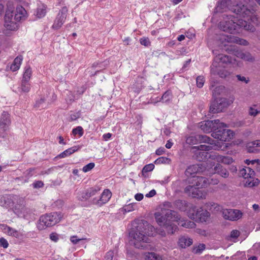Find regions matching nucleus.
Here are the masks:
<instances>
[{
	"label": "nucleus",
	"mask_w": 260,
	"mask_h": 260,
	"mask_svg": "<svg viewBox=\"0 0 260 260\" xmlns=\"http://www.w3.org/2000/svg\"><path fill=\"white\" fill-rule=\"evenodd\" d=\"M253 2V0H220L216 9L220 10L227 7L236 15L257 25L258 20L255 14L256 9Z\"/></svg>",
	"instance_id": "1"
},
{
	"label": "nucleus",
	"mask_w": 260,
	"mask_h": 260,
	"mask_svg": "<svg viewBox=\"0 0 260 260\" xmlns=\"http://www.w3.org/2000/svg\"><path fill=\"white\" fill-rule=\"evenodd\" d=\"M154 228L147 221L143 220L135 228H133L129 232L131 244L138 249L147 248L150 243L149 237L152 236Z\"/></svg>",
	"instance_id": "2"
},
{
	"label": "nucleus",
	"mask_w": 260,
	"mask_h": 260,
	"mask_svg": "<svg viewBox=\"0 0 260 260\" xmlns=\"http://www.w3.org/2000/svg\"><path fill=\"white\" fill-rule=\"evenodd\" d=\"M173 206L171 203L166 202L163 204L160 212L155 214L157 223L165 227L169 234H173L176 230V226L172 222L180 219V216L176 211L172 210Z\"/></svg>",
	"instance_id": "3"
},
{
	"label": "nucleus",
	"mask_w": 260,
	"mask_h": 260,
	"mask_svg": "<svg viewBox=\"0 0 260 260\" xmlns=\"http://www.w3.org/2000/svg\"><path fill=\"white\" fill-rule=\"evenodd\" d=\"M219 28L223 31L230 34L238 32L240 28L253 32L254 26L250 22L243 19H238L233 15H223V20L219 24Z\"/></svg>",
	"instance_id": "4"
},
{
	"label": "nucleus",
	"mask_w": 260,
	"mask_h": 260,
	"mask_svg": "<svg viewBox=\"0 0 260 260\" xmlns=\"http://www.w3.org/2000/svg\"><path fill=\"white\" fill-rule=\"evenodd\" d=\"M61 218L62 214L60 212L46 214L40 217L37 228L39 230H44L59 222Z\"/></svg>",
	"instance_id": "5"
},
{
	"label": "nucleus",
	"mask_w": 260,
	"mask_h": 260,
	"mask_svg": "<svg viewBox=\"0 0 260 260\" xmlns=\"http://www.w3.org/2000/svg\"><path fill=\"white\" fill-rule=\"evenodd\" d=\"M217 128L214 129L211 136L215 139H218L221 141L225 142L231 139L233 136V132L230 129L224 128L227 127V125L225 123V125H220L217 124Z\"/></svg>",
	"instance_id": "6"
},
{
	"label": "nucleus",
	"mask_w": 260,
	"mask_h": 260,
	"mask_svg": "<svg viewBox=\"0 0 260 260\" xmlns=\"http://www.w3.org/2000/svg\"><path fill=\"white\" fill-rule=\"evenodd\" d=\"M232 63L231 57L223 54H219L216 55L210 67V71L215 73L217 67L225 68V66Z\"/></svg>",
	"instance_id": "7"
},
{
	"label": "nucleus",
	"mask_w": 260,
	"mask_h": 260,
	"mask_svg": "<svg viewBox=\"0 0 260 260\" xmlns=\"http://www.w3.org/2000/svg\"><path fill=\"white\" fill-rule=\"evenodd\" d=\"M216 145L214 146L209 145H200V146L195 147L194 148L197 149V151L196 153V159L201 161L208 159V158H211L210 155H212V154H209L207 151L212 149L216 150Z\"/></svg>",
	"instance_id": "8"
},
{
	"label": "nucleus",
	"mask_w": 260,
	"mask_h": 260,
	"mask_svg": "<svg viewBox=\"0 0 260 260\" xmlns=\"http://www.w3.org/2000/svg\"><path fill=\"white\" fill-rule=\"evenodd\" d=\"M229 103L225 98H216L213 101L210 106L209 112L216 113L222 112L223 109L227 107Z\"/></svg>",
	"instance_id": "9"
},
{
	"label": "nucleus",
	"mask_w": 260,
	"mask_h": 260,
	"mask_svg": "<svg viewBox=\"0 0 260 260\" xmlns=\"http://www.w3.org/2000/svg\"><path fill=\"white\" fill-rule=\"evenodd\" d=\"M217 124L225 125L223 122H220L219 119L214 120L204 121L200 123V128L205 133H209L213 132L215 128H217Z\"/></svg>",
	"instance_id": "10"
},
{
	"label": "nucleus",
	"mask_w": 260,
	"mask_h": 260,
	"mask_svg": "<svg viewBox=\"0 0 260 260\" xmlns=\"http://www.w3.org/2000/svg\"><path fill=\"white\" fill-rule=\"evenodd\" d=\"M68 11V10L66 7L61 8L52 25L53 28L58 29L62 26L66 19Z\"/></svg>",
	"instance_id": "11"
},
{
	"label": "nucleus",
	"mask_w": 260,
	"mask_h": 260,
	"mask_svg": "<svg viewBox=\"0 0 260 260\" xmlns=\"http://www.w3.org/2000/svg\"><path fill=\"white\" fill-rule=\"evenodd\" d=\"M24 200L18 196L14 197L13 201V210L17 216H21L22 210L25 207Z\"/></svg>",
	"instance_id": "12"
},
{
	"label": "nucleus",
	"mask_w": 260,
	"mask_h": 260,
	"mask_svg": "<svg viewBox=\"0 0 260 260\" xmlns=\"http://www.w3.org/2000/svg\"><path fill=\"white\" fill-rule=\"evenodd\" d=\"M111 191L109 189H106L101 194L100 198L99 199L96 198H93L91 200V203L92 204L96 205L99 207H101L109 201L111 197Z\"/></svg>",
	"instance_id": "13"
},
{
	"label": "nucleus",
	"mask_w": 260,
	"mask_h": 260,
	"mask_svg": "<svg viewBox=\"0 0 260 260\" xmlns=\"http://www.w3.org/2000/svg\"><path fill=\"white\" fill-rule=\"evenodd\" d=\"M223 215L225 219L230 220H237L240 219L242 215V212L237 209H226L223 212Z\"/></svg>",
	"instance_id": "14"
},
{
	"label": "nucleus",
	"mask_w": 260,
	"mask_h": 260,
	"mask_svg": "<svg viewBox=\"0 0 260 260\" xmlns=\"http://www.w3.org/2000/svg\"><path fill=\"white\" fill-rule=\"evenodd\" d=\"M184 192L188 196L192 198H201L202 193L196 186L188 185L184 189Z\"/></svg>",
	"instance_id": "15"
},
{
	"label": "nucleus",
	"mask_w": 260,
	"mask_h": 260,
	"mask_svg": "<svg viewBox=\"0 0 260 260\" xmlns=\"http://www.w3.org/2000/svg\"><path fill=\"white\" fill-rule=\"evenodd\" d=\"M211 159L217 161L218 163H222L225 165H230L233 162V158L229 156H222L215 153L210 155Z\"/></svg>",
	"instance_id": "16"
},
{
	"label": "nucleus",
	"mask_w": 260,
	"mask_h": 260,
	"mask_svg": "<svg viewBox=\"0 0 260 260\" xmlns=\"http://www.w3.org/2000/svg\"><path fill=\"white\" fill-rule=\"evenodd\" d=\"M210 213L206 210H204L202 208H200L196 211L195 218L201 222H205L209 218Z\"/></svg>",
	"instance_id": "17"
},
{
	"label": "nucleus",
	"mask_w": 260,
	"mask_h": 260,
	"mask_svg": "<svg viewBox=\"0 0 260 260\" xmlns=\"http://www.w3.org/2000/svg\"><path fill=\"white\" fill-rule=\"evenodd\" d=\"M235 55L237 57L245 61H248L251 62L255 61L254 57L250 53L247 52H244L241 51L237 50L235 51Z\"/></svg>",
	"instance_id": "18"
},
{
	"label": "nucleus",
	"mask_w": 260,
	"mask_h": 260,
	"mask_svg": "<svg viewBox=\"0 0 260 260\" xmlns=\"http://www.w3.org/2000/svg\"><path fill=\"white\" fill-rule=\"evenodd\" d=\"M193 180L196 182V186L199 188L206 187L210 183L208 178L202 176L193 177Z\"/></svg>",
	"instance_id": "19"
},
{
	"label": "nucleus",
	"mask_w": 260,
	"mask_h": 260,
	"mask_svg": "<svg viewBox=\"0 0 260 260\" xmlns=\"http://www.w3.org/2000/svg\"><path fill=\"white\" fill-rule=\"evenodd\" d=\"M26 14L25 9L21 6H19L16 8L14 19L16 21L23 20L25 18Z\"/></svg>",
	"instance_id": "20"
},
{
	"label": "nucleus",
	"mask_w": 260,
	"mask_h": 260,
	"mask_svg": "<svg viewBox=\"0 0 260 260\" xmlns=\"http://www.w3.org/2000/svg\"><path fill=\"white\" fill-rule=\"evenodd\" d=\"M215 173L217 174L224 178H227L229 176V171L220 164H217L214 167Z\"/></svg>",
	"instance_id": "21"
},
{
	"label": "nucleus",
	"mask_w": 260,
	"mask_h": 260,
	"mask_svg": "<svg viewBox=\"0 0 260 260\" xmlns=\"http://www.w3.org/2000/svg\"><path fill=\"white\" fill-rule=\"evenodd\" d=\"M11 123L10 114L8 112L3 111L0 118V125L9 127Z\"/></svg>",
	"instance_id": "22"
},
{
	"label": "nucleus",
	"mask_w": 260,
	"mask_h": 260,
	"mask_svg": "<svg viewBox=\"0 0 260 260\" xmlns=\"http://www.w3.org/2000/svg\"><path fill=\"white\" fill-rule=\"evenodd\" d=\"M225 41L229 43H236L237 44L243 45H247L248 44V42L244 39H241L237 37H235L233 36L230 35L227 36L224 38Z\"/></svg>",
	"instance_id": "23"
},
{
	"label": "nucleus",
	"mask_w": 260,
	"mask_h": 260,
	"mask_svg": "<svg viewBox=\"0 0 260 260\" xmlns=\"http://www.w3.org/2000/svg\"><path fill=\"white\" fill-rule=\"evenodd\" d=\"M255 175H250L245 179L244 185L246 187H252L258 185L259 181L257 178L254 177Z\"/></svg>",
	"instance_id": "24"
},
{
	"label": "nucleus",
	"mask_w": 260,
	"mask_h": 260,
	"mask_svg": "<svg viewBox=\"0 0 260 260\" xmlns=\"http://www.w3.org/2000/svg\"><path fill=\"white\" fill-rule=\"evenodd\" d=\"M239 175L243 177L245 179L250 175H255L254 171L249 167L242 168L239 171Z\"/></svg>",
	"instance_id": "25"
},
{
	"label": "nucleus",
	"mask_w": 260,
	"mask_h": 260,
	"mask_svg": "<svg viewBox=\"0 0 260 260\" xmlns=\"http://www.w3.org/2000/svg\"><path fill=\"white\" fill-rule=\"evenodd\" d=\"M215 73L211 72V74L213 75H218L221 78H226L230 75V72L225 69V68L223 67H217Z\"/></svg>",
	"instance_id": "26"
},
{
	"label": "nucleus",
	"mask_w": 260,
	"mask_h": 260,
	"mask_svg": "<svg viewBox=\"0 0 260 260\" xmlns=\"http://www.w3.org/2000/svg\"><path fill=\"white\" fill-rule=\"evenodd\" d=\"M178 243L180 247L185 248L192 244V240L187 237L182 236L179 238Z\"/></svg>",
	"instance_id": "27"
},
{
	"label": "nucleus",
	"mask_w": 260,
	"mask_h": 260,
	"mask_svg": "<svg viewBox=\"0 0 260 260\" xmlns=\"http://www.w3.org/2000/svg\"><path fill=\"white\" fill-rule=\"evenodd\" d=\"M174 205L176 208L181 211H185L187 210L188 204L185 200H177L175 201Z\"/></svg>",
	"instance_id": "28"
},
{
	"label": "nucleus",
	"mask_w": 260,
	"mask_h": 260,
	"mask_svg": "<svg viewBox=\"0 0 260 260\" xmlns=\"http://www.w3.org/2000/svg\"><path fill=\"white\" fill-rule=\"evenodd\" d=\"M201 167L198 165H192L187 167L185 174L187 176L192 175L200 171Z\"/></svg>",
	"instance_id": "29"
},
{
	"label": "nucleus",
	"mask_w": 260,
	"mask_h": 260,
	"mask_svg": "<svg viewBox=\"0 0 260 260\" xmlns=\"http://www.w3.org/2000/svg\"><path fill=\"white\" fill-rule=\"evenodd\" d=\"M79 149L78 146H74L69 148L56 156L57 158H64L76 152Z\"/></svg>",
	"instance_id": "30"
},
{
	"label": "nucleus",
	"mask_w": 260,
	"mask_h": 260,
	"mask_svg": "<svg viewBox=\"0 0 260 260\" xmlns=\"http://www.w3.org/2000/svg\"><path fill=\"white\" fill-rule=\"evenodd\" d=\"M197 139L199 143H205L208 144H214V141L206 135H197Z\"/></svg>",
	"instance_id": "31"
},
{
	"label": "nucleus",
	"mask_w": 260,
	"mask_h": 260,
	"mask_svg": "<svg viewBox=\"0 0 260 260\" xmlns=\"http://www.w3.org/2000/svg\"><path fill=\"white\" fill-rule=\"evenodd\" d=\"M22 60V56H18L17 57L15 58V59L13 61V62L11 66L10 69L11 70L14 72L18 70L20 66L21 61Z\"/></svg>",
	"instance_id": "32"
},
{
	"label": "nucleus",
	"mask_w": 260,
	"mask_h": 260,
	"mask_svg": "<svg viewBox=\"0 0 260 260\" xmlns=\"http://www.w3.org/2000/svg\"><path fill=\"white\" fill-rule=\"evenodd\" d=\"M179 222L178 224L181 225L182 226L185 227L186 228L192 229L195 227L196 224L193 221L188 220H178Z\"/></svg>",
	"instance_id": "33"
},
{
	"label": "nucleus",
	"mask_w": 260,
	"mask_h": 260,
	"mask_svg": "<svg viewBox=\"0 0 260 260\" xmlns=\"http://www.w3.org/2000/svg\"><path fill=\"white\" fill-rule=\"evenodd\" d=\"M252 147L250 146L248 148V152L256 153L260 151V140H256L252 143Z\"/></svg>",
	"instance_id": "34"
},
{
	"label": "nucleus",
	"mask_w": 260,
	"mask_h": 260,
	"mask_svg": "<svg viewBox=\"0 0 260 260\" xmlns=\"http://www.w3.org/2000/svg\"><path fill=\"white\" fill-rule=\"evenodd\" d=\"M146 260H162L160 255L154 252H147L145 254Z\"/></svg>",
	"instance_id": "35"
},
{
	"label": "nucleus",
	"mask_w": 260,
	"mask_h": 260,
	"mask_svg": "<svg viewBox=\"0 0 260 260\" xmlns=\"http://www.w3.org/2000/svg\"><path fill=\"white\" fill-rule=\"evenodd\" d=\"M19 91L22 92H28L30 89V84L29 81L22 80L21 84L19 87Z\"/></svg>",
	"instance_id": "36"
},
{
	"label": "nucleus",
	"mask_w": 260,
	"mask_h": 260,
	"mask_svg": "<svg viewBox=\"0 0 260 260\" xmlns=\"http://www.w3.org/2000/svg\"><path fill=\"white\" fill-rule=\"evenodd\" d=\"M172 98V92L170 90H167L163 94L161 98L159 99V100H157V102L161 101L162 103H166L170 102Z\"/></svg>",
	"instance_id": "37"
},
{
	"label": "nucleus",
	"mask_w": 260,
	"mask_h": 260,
	"mask_svg": "<svg viewBox=\"0 0 260 260\" xmlns=\"http://www.w3.org/2000/svg\"><path fill=\"white\" fill-rule=\"evenodd\" d=\"M5 26L7 29L10 30H15L17 29V24L11 20L7 21V18H5Z\"/></svg>",
	"instance_id": "38"
},
{
	"label": "nucleus",
	"mask_w": 260,
	"mask_h": 260,
	"mask_svg": "<svg viewBox=\"0 0 260 260\" xmlns=\"http://www.w3.org/2000/svg\"><path fill=\"white\" fill-rule=\"evenodd\" d=\"M46 7L45 5L39 6L37 9L36 16L38 18H42L46 15Z\"/></svg>",
	"instance_id": "39"
},
{
	"label": "nucleus",
	"mask_w": 260,
	"mask_h": 260,
	"mask_svg": "<svg viewBox=\"0 0 260 260\" xmlns=\"http://www.w3.org/2000/svg\"><path fill=\"white\" fill-rule=\"evenodd\" d=\"M4 230L5 232L9 236H12L15 237H17L18 236V231L10 226H6Z\"/></svg>",
	"instance_id": "40"
},
{
	"label": "nucleus",
	"mask_w": 260,
	"mask_h": 260,
	"mask_svg": "<svg viewBox=\"0 0 260 260\" xmlns=\"http://www.w3.org/2000/svg\"><path fill=\"white\" fill-rule=\"evenodd\" d=\"M31 76V70L29 67H27L25 69V72L22 80L29 81Z\"/></svg>",
	"instance_id": "41"
},
{
	"label": "nucleus",
	"mask_w": 260,
	"mask_h": 260,
	"mask_svg": "<svg viewBox=\"0 0 260 260\" xmlns=\"http://www.w3.org/2000/svg\"><path fill=\"white\" fill-rule=\"evenodd\" d=\"M224 86L222 85L216 86L212 90L213 96L214 97H216L220 95L221 93H222L224 91Z\"/></svg>",
	"instance_id": "42"
},
{
	"label": "nucleus",
	"mask_w": 260,
	"mask_h": 260,
	"mask_svg": "<svg viewBox=\"0 0 260 260\" xmlns=\"http://www.w3.org/2000/svg\"><path fill=\"white\" fill-rule=\"evenodd\" d=\"M9 127L0 125V137L5 139L8 136V132Z\"/></svg>",
	"instance_id": "43"
},
{
	"label": "nucleus",
	"mask_w": 260,
	"mask_h": 260,
	"mask_svg": "<svg viewBox=\"0 0 260 260\" xmlns=\"http://www.w3.org/2000/svg\"><path fill=\"white\" fill-rule=\"evenodd\" d=\"M79 99V96H76L75 92L69 91L67 94V101L72 103Z\"/></svg>",
	"instance_id": "44"
},
{
	"label": "nucleus",
	"mask_w": 260,
	"mask_h": 260,
	"mask_svg": "<svg viewBox=\"0 0 260 260\" xmlns=\"http://www.w3.org/2000/svg\"><path fill=\"white\" fill-rule=\"evenodd\" d=\"M78 198L81 201H86L90 198L87 190L81 192Z\"/></svg>",
	"instance_id": "45"
},
{
	"label": "nucleus",
	"mask_w": 260,
	"mask_h": 260,
	"mask_svg": "<svg viewBox=\"0 0 260 260\" xmlns=\"http://www.w3.org/2000/svg\"><path fill=\"white\" fill-rule=\"evenodd\" d=\"M186 143L189 145H194L198 143V139H197V135L191 136L187 137L186 140Z\"/></svg>",
	"instance_id": "46"
},
{
	"label": "nucleus",
	"mask_w": 260,
	"mask_h": 260,
	"mask_svg": "<svg viewBox=\"0 0 260 260\" xmlns=\"http://www.w3.org/2000/svg\"><path fill=\"white\" fill-rule=\"evenodd\" d=\"M100 188L99 187H91L89 189H87V191L89 194V196L90 197H92L95 195H96L98 192L100 190Z\"/></svg>",
	"instance_id": "47"
},
{
	"label": "nucleus",
	"mask_w": 260,
	"mask_h": 260,
	"mask_svg": "<svg viewBox=\"0 0 260 260\" xmlns=\"http://www.w3.org/2000/svg\"><path fill=\"white\" fill-rule=\"evenodd\" d=\"M154 168V165L152 164H150L147 165H145L142 169V175L144 176V174L145 173H147L148 172L152 171Z\"/></svg>",
	"instance_id": "48"
},
{
	"label": "nucleus",
	"mask_w": 260,
	"mask_h": 260,
	"mask_svg": "<svg viewBox=\"0 0 260 260\" xmlns=\"http://www.w3.org/2000/svg\"><path fill=\"white\" fill-rule=\"evenodd\" d=\"M22 214L21 216H18L19 217H22L26 218L29 216L32 212L31 210L27 207H24L23 210H22Z\"/></svg>",
	"instance_id": "49"
},
{
	"label": "nucleus",
	"mask_w": 260,
	"mask_h": 260,
	"mask_svg": "<svg viewBox=\"0 0 260 260\" xmlns=\"http://www.w3.org/2000/svg\"><path fill=\"white\" fill-rule=\"evenodd\" d=\"M72 133L74 135H78L81 137L83 135V129L81 126H78L73 129Z\"/></svg>",
	"instance_id": "50"
},
{
	"label": "nucleus",
	"mask_w": 260,
	"mask_h": 260,
	"mask_svg": "<svg viewBox=\"0 0 260 260\" xmlns=\"http://www.w3.org/2000/svg\"><path fill=\"white\" fill-rule=\"evenodd\" d=\"M170 159L166 157H160L156 159L154 162L155 164H167L168 163Z\"/></svg>",
	"instance_id": "51"
},
{
	"label": "nucleus",
	"mask_w": 260,
	"mask_h": 260,
	"mask_svg": "<svg viewBox=\"0 0 260 260\" xmlns=\"http://www.w3.org/2000/svg\"><path fill=\"white\" fill-rule=\"evenodd\" d=\"M205 249V245L204 244H200L197 247L193 249V252L196 254H200Z\"/></svg>",
	"instance_id": "52"
},
{
	"label": "nucleus",
	"mask_w": 260,
	"mask_h": 260,
	"mask_svg": "<svg viewBox=\"0 0 260 260\" xmlns=\"http://www.w3.org/2000/svg\"><path fill=\"white\" fill-rule=\"evenodd\" d=\"M197 81V85L198 87L201 88L203 86L205 79L203 76H199L197 77L196 79Z\"/></svg>",
	"instance_id": "53"
},
{
	"label": "nucleus",
	"mask_w": 260,
	"mask_h": 260,
	"mask_svg": "<svg viewBox=\"0 0 260 260\" xmlns=\"http://www.w3.org/2000/svg\"><path fill=\"white\" fill-rule=\"evenodd\" d=\"M95 164L93 162H90L85 165L82 169L84 172H87L92 170L94 167Z\"/></svg>",
	"instance_id": "54"
},
{
	"label": "nucleus",
	"mask_w": 260,
	"mask_h": 260,
	"mask_svg": "<svg viewBox=\"0 0 260 260\" xmlns=\"http://www.w3.org/2000/svg\"><path fill=\"white\" fill-rule=\"evenodd\" d=\"M259 113H260V111L255 109L253 107H249L248 113L250 116H256Z\"/></svg>",
	"instance_id": "55"
},
{
	"label": "nucleus",
	"mask_w": 260,
	"mask_h": 260,
	"mask_svg": "<svg viewBox=\"0 0 260 260\" xmlns=\"http://www.w3.org/2000/svg\"><path fill=\"white\" fill-rule=\"evenodd\" d=\"M140 42L141 45H144L146 47L149 46L151 44L150 41L148 38H143L140 39Z\"/></svg>",
	"instance_id": "56"
},
{
	"label": "nucleus",
	"mask_w": 260,
	"mask_h": 260,
	"mask_svg": "<svg viewBox=\"0 0 260 260\" xmlns=\"http://www.w3.org/2000/svg\"><path fill=\"white\" fill-rule=\"evenodd\" d=\"M86 87L84 86H81L80 88H78L76 92H74L76 96H79V98L81 95H82L86 90Z\"/></svg>",
	"instance_id": "57"
},
{
	"label": "nucleus",
	"mask_w": 260,
	"mask_h": 260,
	"mask_svg": "<svg viewBox=\"0 0 260 260\" xmlns=\"http://www.w3.org/2000/svg\"><path fill=\"white\" fill-rule=\"evenodd\" d=\"M9 246L8 241L4 238H0V247L7 248Z\"/></svg>",
	"instance_id": "58"
},
{
	"label": "nucleus",
	"mask_w": 260,
	"mask_h": 260,
	"mask_svg": "<svg viewBox=\"0 0 260 260\" xmlns=\"http://www.w3.org/2000/svg\"><path fill=\"white\" fill-rule=\"evenodd\" d=\"M114 256V251L110 250L107 252L105 256V260H113Z\"/></svg>",
	"instance_id": "59"
},
{
	"label": "nucleus",
	"mask_w": 260,
	"mask_h": 260,
	"mask_svg": "<svg viewBox=\"0 0 260 260\" xmlns=\"http://www.w3.org/2000/svg\"><path fill=\"white\" fill-rule=\"evenodd\" d=\"M81 114L80 112L74 113L71 114L70 118L71 121H74L78 119L80 117Z\"/></svg>",
	"instance_id": "60"
},
{
	"label": "nucleus",
	"mask_w": 260,
	"mask_h": 260,
	"mask_svg": "<svg viewBox=\"0 0 260 260\" xmlns=\"http://www.w3.org/2000/svg\"><path fill=\"white\" fill-rule=\"evenodd\" d=\"M33 187L36 188H41L43 186L44 183L42 181H37L32 184Z\"/></svg>",
	"instance_id": "61"
},
{
	"label": "nucleus",
	"mask_w": 260,
	"mask_h": 260,
	"mask_svg": "<svg viewBox=\"0 0 260 260\" xmlns=\"http://www.w3.org/2000/svg\"><path fill=\"white\" fill-rule=\"evenodd\" d=\"M84 239H79L77 238V236H73L71 237L70 240L74 244H76L78 242H79L81 240H83Z\"/></svg>",
	"instance_id": "62"
},
{
	"label": "nucleus",
	"mask_w": 260,
	"mask_h": 260,
	"mask_svg": "<svg viewBox=\"0 0 260 260\" xmlns=\"http://www.w3.org/2000/svg\"><path fill=\"white\" fill-rule=\"evenodd\" d=\"M236 77L239 81L243 82L245 83H248L249 81V80L248 78L246 79L245 77L242 76L240 75H237L236 76Z\"/></svg>",
	"instance_id": "63"
},
{
	"label": "nucleus",
	"mask_w": 260,
	"mask_h": 260,
	"mask_svg": "<svg viewBox=\"0 0 260 260\" xmlns=\"http://www.w3.org/2000/svg\"><path fill=\"white\" fill-rule=\"evenodd\" d=\"M240 232L238 230H233L231 233V237L237 238L240 236Z\"/></svg>",
	"instance_id": "64"
}]
</instances>
